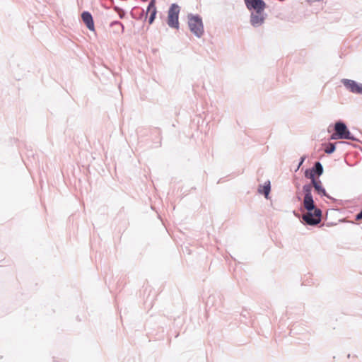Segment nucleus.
Returning <instances> with one entry per match:
<instances>
[{
    "label": "nucleus",
    "instance_id": "4",
    "mask_svg": "<svg viewBox=\"0 0 362 362\" xmlns=\"http://www.w3.org/2000/svg\"><path fill=\"white\" fill-rule=\"evenodd\" d=\"M334 131L336 132V136L340 139L356 140V139L351 136L346 124L342 122L339 121L335 123Z\"/></svg>",
    "mask_w": 362,
    "mask_h": 362
},
{
    "label": "nucleus",
    "instance_id": "13",
    "mask_svg": "<svg viewBox=\"0 0 362 362\" xmlns=\"http://www.w3.org/2000/svg\"><path fill=\"white\" fill-rule=\"evenodd\" d=\"M313 173L317 176H320L323 173V167L320 162H315L314 166L312 168Z\"/></svg>",
    "mask_w": 362,
    "mask_h": 362
},
{
    "label": "nucleus",
    "instance_id": "1",
    "mask_svg": "<svg viewBox=\"0 0 362 362\" xmlns=\"http://www.w3.org/2000/svg\"><path fill=\"white\" fill-rule=\"evenodd\" d=\"M313 183L303 185V192L305 194L303 206L307 213L303 215V221L310 226L317 225L321 221L322 211L315 205L312 195Z\"/></svg>",
    "mask_w": 362,
    "mask_h": 362
},
{
    "label": "nucleus",
    "instance_id": "19",
    "mask_svg": "<svg viewBox=\"0 0 362 362\" xmlns=\"http://www.w3.org/2000/svg\"><path fill=\"white\" fill-rule=\"evenodd\" d=\"M331 139H338L337 136H336V132L332 135Z\"/></svg>",
    "mask_w": 362,
    "mask_h": 362
},
{
    "label": "nucleus",
    "instance_id": "9",
    "mask_svg": "<svg viewBox=\"0 0 362 362\" xmlns=\"http://www.w3.org/2000/svg\"><path fill=\"white\" fill-rule=\"evenodd\" d=\"M147 13H150V16L148 19V23L151 24L155 18L157 13L156 7V0H151L148 7H147Z\"/></svg>",
    "mask_w": 362,
    "mask_h": 362
},
{
    "label": "nucleus",
    "instance_id": "2",
    "mask_svg": "<svg viewBox=\"0 0 362 362\" xmlns=\"http://www.w3.org/2000/svg\"><path fill=\"white\" fill-rule=\"evenodd\" d=\"M188 25L191 32L197 37H201L204 34V25L202 18L199 16H188Z\"/></svg>",
    "mask_w": 362,
    "mask_h": 362
},
{
    "label": "nucleus",
    "instance_id": "18",
    "mask_svg": "<svg viewBox=\"0 0 362 362\" xmlns=\"http://www.w3.org/2000/svg\"><path fill=\"white\" fill-rule=\"evenodd\" d=\"M304 160H305V157H302V158H300V163H299L298 168H299V167L303 164V163Z\"/></svg>",
    "mask_w": 362,
    "mask_h": 362
},
{
    "label": "nucleus",
    "instance_id": "10",
    "mask_svg": "<svg viewBox=\"0 0 362 362\" xmlns=\"http://www.w3.org/2000/svg\"><path fill=\"white\" fill-rule=\"evenodd\" d=\"M313 185L319 195L325 196L329 199H332V197L327 194L325 189L322 186V182L320 180L313 181Z\"/></svg>",
    "mask_w": 362,
    "mask_h": 362
},
{
    "label": "nucleus",
    "instance_id": "14",
    "mask_svg": "<svg viewBox=\"0 0 362 362\" xmlns=\"http://www.w3.org/2000/svg\"><path fill=\"white\" fill-rule=\"evenodd\" d=\"M315 174L312 169H308L305 172V177L311 180V183H313V181H317L315 177Z\"/></svg>",
    "mask_w": 362,
    "mask_h": 362
},
{
    "label": "nucleus",
    "instance_id": "11",
    "mask_svg": "<svg viewBox=\"0 0 362 362\" xmlns=\"http://www.w3.org/2000/svg\"><path fill=\"white\" fill-rule=\"evenodd\" d=\"M110 27L113 28V33L117 35H120L124 33V27L123 24L117 21H113L110 23Z\"/></svg>",
    "mask_w": 362,
    "mask_h": 362
},
{
    "label": "nucleus",
    "instance_id": "8",
    "mask_svg": "<svg viewBox=\"0 0 362 362\" xmlns=\"http://www.w3.org/2000/svg\"><path fill=\"white\" fill-rule=\"evenodd\" d=\"M81 18L86 27L90 30H94V22L91 13L88 11H83L81 14Z\"/></svg>",
    "mask_w": 362,
    "mask_h": 362
},
{
    "label": "nucleus",
    "instance_id": "7",
    "mask_svg": "<svg viewBox=\"0 0 362 362\" xmlns=\"http://www.w3.org/2000/svg\"><path fill=\"white\" fill-rule=\"evenodd\" d=\"M246 7L254 11L264 10L266 4L263 0H244Z\"/></svg>",
    "mask_w": 362,
    "mask_h": 362
},
{
    "label": "nucleus",
    "instance_id": "12",
    "mask_svg": "<svg viewBox=\"0 0 362 362\" xmlns=\"http://www.w3.org/2000/svg\"><path fill=\"white\" fill-rule=\"evenodd\" d=\"M271 190V184L270 181L267 180L264 182L263 186H259L258 188V192L260 194H264L265 198L268 199L269 194Z\"/></svg>",
    "mask_w": 362,
    "mask_h": 362
},
{
    "label": "nucleus",
    "instance_id": "3",
    "mask_svg": "<svg viewBox=\"0 0 362 362\" xmlns=\"http://www.w3.org/2000/svg\"><path fill=\"white\" fill-rule=\"evenodd\" d=\"M180 7L178 4H172L168 11L167 24L171 28H179V14Z\"/></svg>",
    "mask_w": 362,
    "mask_h": 362
},
{
    "label": "nucleus",
    "instance_id": "16",
    "mask_svg": "<svg viewBox=\"0 0 362 362\" xmlns=\"http://www.w3.org/2000/svg\"><path fill=\"white\" fill-rule=\"evenodd\" d=\"M115 9L116 11H117L118 13H119V16L120 18H122L124 16V11L117 7H115Z\"/></svg>",
    "mask_w": 362,
    "mask_h": 362
},
{
    "label": "nucleus",
    "instance_id": "17",
    "mask_svg": "<svg viewBox=\"0 0 362 362\" xmlns=\"http://www.w3.org/2000/svg\"><path fill=\"white\" fill-rule=\"evenodd\" d=\"M356 220H361L362 219V210L361 211L360 213H358L356 216Z\"/></svg>",
    "mask_w": 362,
    "mask_h": 362
},
{
    "label": "nucleus",
    "instance_id": "6",
    "mask_svg": "<svg viewBox=\"0 0 362 362\" xmlns=\"http://www.w3.org/2000/svg\"><path fill=\"white\" fill-rule=\"evenodd\" d=\"M267 14L264 13V10L253 11L250 16V23L254 27L262 25L266 18Z\"/></svg>",
    "mask_w": 362,
    "mask_h": 362
},
{
    "label": "nucleus",
    "instance_id": "15",
    "mask_svg": "<svg viewBox=\"0 0 362 362\" xmlns=\"http://www.w3.org/2000/svg\"><path fill=\"white\" fill-rule=\"evenodd\" d=\"M335 149H336V148H335L334 144L328 143V144L327 145V146L325 149V152L327 154H331L335 151Z\"/></svg>",
    "mask_w": 362,
    "mask_h": 362
},
{
    "label": "nucleus",
    "instance_id": "5",
    "mask_svg": "<svg viewBox=\"0 0 362 362\" xmlns=\"http://www.w3.org/2000/svg\"><path fill=\"white\" fill-rule=\"evenodd\" d=\"M341 83L349 91L355 94H362V83L346 78L342 79Z\"/></svg>",
    "mask_w": 362,
    "mask_h": 362
}]
</instances>
